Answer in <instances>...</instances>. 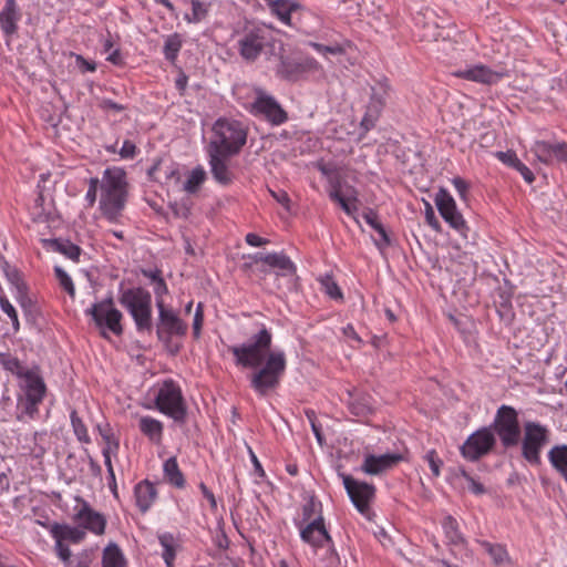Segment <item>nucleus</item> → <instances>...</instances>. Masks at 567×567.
<instances>
[{
	"label": "nucleus",
	"mask_w": 567,
	"mask_h": 567,
	"mask_svg": "<svg viewBox=\"0 0 567 567\" xmlns=\"http://www.w3.org/2000/svg\"><path fill=\"white\" fill-rule=\"evenodd\" d=\"M342 480L344 488L355 508L362 514L367 513L375 494L374 485L354 480L346 474H342Z\"/></svg>",
	"instance_id": "nucleus-19"
},
{
	"label": "nucleus",
	"mask_w": 567,
	"mask_h": 567,
	"mask_svg": "<svg viewBox=\"0 0 567 567\" xmlns=\"http://www.w3.org/2000/svg\"><path fill=\"white\" fill-rule=\"evenodd\" d=\"M278 72L285 79H292L296 74L301 72L300 63H293L290 62L289 60L281 59Z\"/></svg>",
	"instance_id": "nucleus-49"
},
{
	"label": "nucleus",
	"mask_w": 567,
	"mask_h": 567,
	"mask_svg": "<svg viewBox=\"0 0 567 567\" xmlns=\"http://www.w3.org/2000/svg\"><path fill=\"white\" fill-rule=\"evenodd\" d=\"M21 18L16 0H6L0 11V28L6 35H12L18 30V21Z\"/></svg>",
	"instance_id": "nucleus-24"
},
{
	"label": "nucleus",
	"mask_w": 567,
	"mask_h": 567,
	"mask_svg": "<svg viewBox=\"0 0 567 567\" xmlns=\"http://www.w3.org/2000/svg\"><path fill=\"white\" fill-rule=\"evenodd\" d=\"M461 475L467 482V488L475 495H483L486 489L484 485L477 482L473 476H471L465 470L461 471Z\"/></svg>",
	"instance_id": "nucleus-55"
},
{
	"label": "nucleus",
	"mask_w": 567,
	"mask_h": 567,
	"mask_svg": "<svg viewBox=\"0 0 567 567\" xmlns=\"http://www.w3.org/2000/svg\"><path fill=\"white\" fill-rule=\"evenodd\" d=\"M183 41L181 34L173 33L165 39L163 53L167 61L174 63L182 49Z\"/></svg>",
	"instance_id": "nucleus-37"
},
{
	"label": "nucleus",
	"mask_w": 567,
	"mask_h": 567,
	"mask_svg": "<svg viewBox=\"0 0 567 567\" xmlns=\"http://www.w3.org/2000/svg\"><path fill=\"white\" fill-rule=\"evenodd\" d=\"M70 420L73 433L76 436L78 441L84 444H90L91 437L87 433V427L75 410L71 411Z\"/></svg>",
	"instance_id": "nucleus-38"
},
{
	"label": "nucleus",
	"mask_w": 567,
	"mask_h": 567,
	"mask_svg": "<svg viewBox=\"0 0 567 567\" xmlns=\"http://www.w3.org/2000/svg\"><path fill=\"white\" fill-rule=\"evenodd\" d=\"M0 365L11 374L16 375L18 380L28 373L29 368H25L22 362L14 355L8 352H0Z\"/></svg>",
	"instance_id": "nucleus-31"
},
{
	"label": "nucleus",
	"mask_w": 567,
	"mask_h": 567,
	"mask_svg": "<svg viewBox=\"0 0 567 567\" xmlns=\"http://www.w3.org/2000/svg\"><path fill=\"white\" fill-rule=\"evenodd\" d=\"M159 544L163 547V558L167 567H173L175 559L174 537L169 533H165L158 536Z\"/></svg>",
	"instance_id": "nucleus-40"
},
{
	"label": "nucleus",
	"mask_w": 567,
	"mask_h": 567,
	"mask_svg": "<svg viewBox=\"0 0 567 567\" xmlns=\"http://www.w3.org/2000/svg\"><path fill=\"white\" fill-rule=\"evenodd\" d=\"M198 487L203 496L208 501L210 509L215 512L217 509V501L215 498L214 493L203 482L199 483Z\"/></svg>",
	"instance_id": "nucleus-58"
},
{
	"label": "nucleus",
	"mask_w": 567,
	"mask_h": 567,
	"mask_svg": "<svg viewBox=\"0 0 567 567\" xmlns=\"http://www.w3.org/2000/svg\"><path fill=\"white\" fill-rule=\"evenodd\" d=\"M549 430L534 421L524 423V435L522 439V456L530 465H539L543 447L549 442Z\"/></svg>",
	"instance_id": "nucleus-8"
},
{
	"label": "nucleus",
	"mask_w": 567,
	"mask_h": 567,
	"mask_svg": "<svg viewBox=\"0 0 567 567\" xmlns=\"http://www.w3.org/2000/svg\"><path fill=\"white\" fill-rule=\"evenodd\" d=\"M267 34L264 27L246 28L238 40L240 56L248 62L257 60L267 43Z\"/></svg>",
	"instance_id": "nucleus-14"
},
{
	"label": "nucleus",
	"mask_w": 567,
	"mask_h": 567,
	"mask_svg": "<svg viewBox=\"0 0 567 567\" xmlns=\"http://www.w3.org/2000/svg\"><path fill=\"white\" fill-rule=\"evenodd\" d=\"M204 323V305L198 302L196 306L194 319H193V336L195 339L200 337L202 328Z\"/></svg>",
	"instance_id": "nucleus-52"
},
{
	"label": "nucleus",
	"mask_w": 567,
	"mask_h": 567,
	"mask_svg": "<svg viewBox=\"0 0 567 567\" xmlns=\"http://www.w3.org/2000/svg\"><path fill=\"white\" fill-rule=\"evenodd\" d=\"M155 406L176 423L186 422L187 406L181 386L175 381L168 379L162 383L155 395Z\"/></svg>",
	"instance_id": "nucleus-6"
},
{
	"label": "nucleus",
	"mask_w": 567,
	"mask_h": 567,
	"mask_svg": "<svg viewBox=\"0 0 567 567\" xmlns=\"http://www.w3.org/2000/svg\"><path fill=\"white\" fill-rule=\"evenodd\" d=\"M548 461L567 483V445L553 446L548 452Z\"/></svg>",
	"instance_id": "nucleus-27"
},
{
	"label": "nucleus",
	"mask_w": 567,
	"mask_h": 567,
	"mask_svg": "<svg viewBox=\"0 0 567 567\" xmlns=\"http://www.w3.org/2000/svg\"><path fill=\"white\" fill-rule=\"evenodd\" d=\"M442 528L449 544L454 546H461L465 544V539L460 530L458 523L453 516L446 515L443 518Z\"/></svg>",
	"instance_id": "nucleus-28"
},
{
	"label": "nucleus",
	"mask_w": 567,
	"mask_h": 567,
	"mask_svg": "<svg viewBox=\"0 0 567 567\" xmlns=\"http://www.w3.org/2000/svg\"><path fill=\"white\" fill-rule=\"evenodd\" d=\"M272 334L262 326L246 342L229 347L237 367L256 369L249 377L250 386L260 396L280 384L287 368L282 350L271 351Z\"/></svg>",
	"instance_id": "nucleus-1"
},
{
	"label": "nucleus",
	"mask_w": 567,
	"mask_h": 567,
	"mask_svg": "<svg viewBox=\"0 0 567 567\" xmlns=\"http://www.w3.org/2000/svg\"><path fill=\"white\" fill-rule=\"evenodd\" d=\"M230 156L218 151L208 150L210 173L213 178L223 186H228L235 181V173L229 167L228 158Z\"/></svg>",
	"instance_id": "nucleus-20"
},
{
	"label": "nucleus",
	"mask_w": 567,
	"mask_h": 567,
	"mask_svg": "<svg viewBox=\"0 0 567 567\" xmlns=\"http://www.w3.org/2000/svg\"><path fill=\"white\" fill-rule=\"evenodd\" d=\"M134 496L136 506L142 513H146L153 505L157 491L155 485L150 481L145 480L140 482L134 488Z\"/></svg>",
	"instance_id": "nucleus-25"
},
{
	"label": "nucleus",
	"mask_w": 567,
	"mask_h": 567,
	"mask_svg": "<svg viewBox=\"0 0 567 567\" xmlns=\"http://www.w3.org/2000/svg\"><path fill=\"white\" fill-rule=\"evenodd\" d=\"M480 544L492 557L495 565L501 566L509 563V555L505 546L501 544H492L487 540H482Z\"/></svg>",
	"instance_id": "nucleus-33"
},
{
	"label": "nucleus",
	"mask_w": 567,
	"mask_h": 567,
	"mask_svg": "<svg viewBox=\"0 0 567 567\" xmlns=\"http://www.w3.org/2000/svg\"><path fill=\"white\" fill-rule=\"evenodd\" d=\"M51 247L54 251H58L73 261H79L81 255V248L65 239H53L51 240Z\"/></svg>",
	"instance_id": "nucleus-34"
},
{
	"label": "nucleus",
	"mask_w": 567,
	"mask_h": 567,
	"mask_svg": "<svg viewBox=\"0 0 567 567\" xmlns=\"http://www.w3.org/2000/svg\"><path fill=\"white\" fill-rule=\"evenodd\" d=\"M59 559L62 560L64 567H90L93 561V551L83 549L75 555H72V551H70L68 558Z\"/></svg>",
	"instance_id": "nucleus-36"
},
{
	"label": "nucleus",
	"mask_w": 567,
	"mask_h": 567,
	"mask_svg": "<svg viewBox=\"0 0 567 567\" xmlns=\"http://www.w3.org/2000/svg\"><path fill=\"white\" fill-rule=\"evenodd\" d=\"M100 107L104 111L112 110L114 112H122L126 109L124 105L118 104L110 99H103L100 102Z\"/></svg>",
	"instance_id": "nucleus-63"
},
{
	"label": "nucleus",
	"mask_w": 567,
	"mask_h": 567,
	"mask_svg": "<svg viewBox=\"0 0 567 567\" xmlns=\"http://www.w3.org/2000/svg\"><path fill=\"white\" fill-rule=\"evenodd\" d=\"M118 302L131 315L137 332L152 333V295L148 290L142 287L121 288Z\"/></svg>",
	"instance_id": "nucleus-4"
},
{
	"label": "nucleus",
	"mask_w": 567,
	"mask_h": 567,
	"mask_svg": "<svg viewBox=\"0 0 567 567\" xmlns=\"http://www.w3.org/2000/svg\"><path fill=\"white\" fill-rule=\"evenodd\" d=\"M435 204L437 210L442 218L456 231H458L464 238L467 237L466 233L468 231V227L462 216V214L457 210L455 200L451 196V194L444 189L440 188V190L435 195Z\"/></svg>",
	"instance_id": "nucleus-13"
},
{
	"label": "nucleus",
	"mask_w": 567,
	"mask_h": 567,
	"mask_svg": "<svg viewBox=\"0 0 567 567\" xmlns=\"http://www.w3.org/2000/svg\"><path fill=\"white\" fill-rule=\"evenodd\" d=\"M50 534L54 538V551L58 558H68L71 549L64 542L80 544L86 536V533L79 526L53 523L50 526Z\"/></svg>",
	"instance_id": "nucleus-17"
},
{
	"label": "nucleus",
	"mask_w": 567,
	"mask_h": 567,
	"mask_svg": "<svg viewBox=\"0 0 567 567\" xmlns=\"http://www.w3.org/2000/svg\"><path fill=\"white\" fill-rule=\"evenodd\" d=\"M319 282L321 285V290L331 299L338 300L343 298L341 289L330 275L320 277Z\"/></svg>",
	"instance_id": "nucleus-43"
},
{
	"label": "nucleus",
	"mask_w": 567,
	"mask_h": 567,
	"mask_svg": "<svg viewBox=\"0 0 567 567\" xmlns=\"http://www.w3.org/2000/svg\"><path fill=\"white\" fill-rule=\"evenodd\" d=\"M321 514V503L310 498L302 507V520L298 524H307Z\"/></svg>",
	"instance_id": "nucleus-46"
},
{
	"label": "nucleus",
	"mask_w": 567,
	"mask_h": 567,
	"mask_svg": "<svg viewBox=\"0 0 567 567\" xmlns=\"http://www.w3.org/2000/svg\"><path fill=\"white\" fill-rule=\"evenodd\" d=\"M97 430L105 442V446L102 451L113 452V454H116L120 447V443L118 440L114 436L109 424L105 427L99 425Z\"/></svg>",
	"instance_id": "nucleus-45"
},
{
	"label": "nucleus",
	"mask_w": 567,
	"mask_h": 567,
	"mask_svg": "<svg viewBox=\"0 0 567 567\" xmlns=\"http://www.w3.org/2000/svg\"><path fill=\"white\" fill-rule=\"evenodd\" d=\"M391 86L389 84L388 79L383 78L382 80L375 81L373 85H371V94L369 102L365 106L364 115L360 123V128L363 133H368L370 130L374 128L378 120L380 118L383 109L386 105V101L390 97Z\"/></svg>",
	"instance_id": "nucleus-10"
},
{
	"label": "nucleus",
	"mask_w": 567,
	"mask_h": 567,
	"mask_svg": "<svg viewBox=\"0 0 567 567\" xmlns=\"http://www.w3.org/2000/svg\"><path fill=\"white\" fill-rule=\"evenodd\" d=\"M192 12L184 14L188 23H199L208 16L210 3L200 0H190Z\"/></svg>",
	"instance_id": "nucleus-35"
},
{
	"label": "nucleus",
	"mask_w": 567,
	"mask_h": 567,
	"mask_svg": "<svg viewBox=\"0 0 567 567\" xmlns=\"http://www.w3.org/2000/svg\"><path fill=\"white\" fill-rule=\"evenodd\" d=\"M424 460L427 462L432 474L437 477L441 474V467L443 465V461L439 457L435 450H430L424 455Z\"/></svg>",
	"instance_id": "nucleus-51"
},
{
	"label": "nucleus",
	"mask_w": 567,
	"mask_h": 567,
	"mask_svg": "<svg viewBox=\"0 0 567 567\" xmlns=\"http://www.w3.org/2000/svg\"><path fill=\"white\" fill-rule=\"evenodd\" d=\"M214 138L208 150L218 151L226 155H236L246 144L247 132L243 124L235 120L219 118L213 126Z\"/></svg>",
	"instance_id": "nucleus-5"
},
{
	"label": "nucleus",
	"mask_w": 567,
	"mask_h": 567,
	"mask_svg": "<svg viewBox=\"0 0 567 567\" xmlns=\"http://www.w3.org/2000/svg\"><path fill=\"white\" fill-rule=\"evenodd\" d=\"M126 559L115 543H110L102 555V567H125Z\"/></svg>",
	"instance_id": "nucleus-29"
},
{
	"label": "nucleus",
	"mask_w": 567,
	"mask_h": 567,
	"mask_svg": "<svg viewBox=\"0 0 567 567\" xmlns=\"http://www.w3.org/2000/svg\"><path fill=\"white\" fill-rule=\"evenodd\" d=\"M515 169L520 173V175L527 183L530 184L534 182L535 176L533 172L522 161L516 162Z\"/></svg>",
	"instance_id": "nucleus-61"
},
{
	"label": "nucleus",
	"mask_w": 567,
	"mask_h": 567,
	"mask_svg": "<svg viewBox=\"0 0 567 567\" xmlns=\"http://www.w3.org/2000/svg\"><path fill=\"white\" fill-rule=\"evenodd\" d=\"M329 197L332 202L340 205L341 209L349 216H352L357 210V198H346L341 193L329 192Z\"/></svg>",
	"instance_id": "nucleus-44"
},
{
	"label": "nucleus",
	"mask_w": 567,
	"mask_h": 567,
	"mask_svg": "<svg viewBox=\"0 0 567 567\" xmlns=\"http://www.w3.org/2000/svg\"><path fill=\"white\" fill-rule=\"evenodd\" d=\"M322 549H326V556L323 558L326 561V567H339L340 557L334 548L333 540H331L330 545H326V547Z\"/></svg>",
	"instance_id": "nucleus-53"
},
{
	"label": "nucleus",
	"mask_w": 567,
	"mask_h": 567,
	"mask_svg": "<svg viewBox=\"0 0 567 567\" xmlns=\"http://www.w3.org/2000/svg\"><path fill=\"white\" fill-rule=\"evenodd\" d=\"M163 471L165 477L172 485L178 488H183L185 486V478L178 467L175 456H172L164 462Z\"/></svg>",
	"instance_id": "nucleus-30"
},
{
	"label": "nucleus",
	"mask_w": 567,
	"mask_h": 567,
	"mask_svg": "<svg viewBox=\"0 0 567 567\" xmlns=\"http://www.w3.org/2000/svg\"><path fill=\"white\" fill-rule=\"evenodd\" d=\"M76 501L80 506L74 507L73 522L84 532L89 530L95 535H103L106 527L104 515L94 511L83 498L76 497Z\"/></svg>",
	"instance_id": "nucleus-16"
},
{
	"label": "nucleus",
	"mask_w": 567,
	"mask_h": 567,
	"mask_svg": "<svg viewBox=\"0 0 567 567\" xmlns=\"http://www.w3.org/2000/svg\"><path fill=\"white\" fill-rule=\"evenodd\" d=\"M126 177L120 168H106L101 179L100 209L111 223L122 215L126 204Z\"/></svg>",
	"instance_id": "nucleus-2"
},
{
	"label": "nucleus",
	"mask_w": 567,
	"mask_h": 567,
	"mask_svg": "<svg viewBox=\"0 0 567 567\" xmlns=\"http://www.w3.org/2000/svg\"><path fill=\"white\" fill-rule=\"evenodd\" d=\"M54 272L60 286L70 295L71 298H74L75 288L71 277L61 267H55Z\"/></svg>",
	"instance_id": "nucleus-48"
},
{
	"label": "nucleus",
	"mask_w": 567,
	"mask_h": 567,
	"mask_svg": "<svg viewBox=\"0 0 567 567\" xmlns=\"http://www.w3.org/2000/svg\"><path fill=\"white\" fill-rule=\"evenodd\" d=\"M452 184L454 185V187H455L456 192L458 193V195L461 196V198L464 199L466 197V193L468 189L467 183L461 177H454L452 179Z\"/></svg>",
	"instance_id": "nucleus-64"
},
{
	"label": "nucleus",
	"mask_w": 567,
	"mask_h": 567,
	"mask_svg": "<svg viewBox=\"0 0 567 567\" xmlns=\"http://www.w3.org/2000/svg\"><path fill=\"white\" fill-rule=\"evenodd\" d=\"M454 74L457 78L482 84H494L502 78L501 73L495 72L483 64H476L458 70Z\"/></svg>",
	"instance_id": "nucleus-23"
},
{
	"label": "nucleus",
	"mask_w": 567,
	"mask_h": 567,
	"mask_svg": "<svg viewBox=\"0 0 567 567\" xmlns=\"http://www.w3.org/2000/svg\"><path fill=\"white\" fill-rule=\"evenodd\" d=\"M101 189V181L97 177H92L89 181V189L85 195V200L89 206H93L97 198V190Z\"/></svg>",
	"instance_id": "nucleus-54"
},
{
	"label": "nucleus",
	"mask_w": 567,
	"mask_h": 567,
	"mask_svg": "<svg viewBox=\"0 0 567 567\" xmlns=\"http://www.w3.org/2000/svg\"><path fill=\"white\" fill-rule=\"evenodd\" d=\"M351 414L355 416H367L372 412L367 396L351 398L348 403Z\"/></svg>",
	"instance_id": "nucleus-42"
},
{
	"label": "nucleus",
	"mask_w": 567,
	"mask_h": 567,
	"mask_svg": "<svg viewBox=\"0 0 567 567\" xmlns=\"http://www.w3.org/2000/svg\"><path fill=\"white\" fill-rule=\"evenodd\" d=\"M554 144L546 141H536L532 146V152L538 161L550 164L553 162Z\"/></svg>",
	"instance_id": "nucleus-39"
},
{
	"label": "nucleus",
	"mask_w": 567,
	"mask_h": 567,
	"mask_svg": "<svg viewBox=\"0 0 567 567\" xmlns=\"http://www.w3.org/2000/svg\"><path fill=\"white\" fill-rule=\"evenodd\" d=\"M205 179L206 172L202 166H197L190 172L187 181L184 184V189L190 194L195 193L197 192L199 186L205 182Z\"/></svg>",
	"instance_id": "nucleus-41"
},
{
	"label": "nucleus",
	"mask_w": 567,
	"mask_h": 567,
	"mask_svg": "<svg viewBox=\"0 0 567 567\" xmlns=\"http://www.w3.org/2000/svg\"><path fill=\"white\" fill-rule=\"evenodd\" d=\"M309 45L324 56L328 54L341 55L344 53V49L340 44L324 45L317 42H309Z\"/></svg>",
	"instance_id": "nucleus-50"
},
{
	"label": "nucleus",
	"mask_w": 567,
	"mask_h": 567,
	"mask_svg": "<svg viewBox=\"0 0 567 567\" xmlns=\"http://www.w3.org/2000/svg\"><path fill=\"white\" fill-rule=\"evenodd\" d=\"M255 101L251 103L250 113L255 116H262L272 125H281L288 121L287 112L271 96L261 90H257Z\"/></svg>",
	"instance_id": "nucleus-12"
},
{
	"label": "nucleus",
	"mask_w": 567,
	"mask_h": 567,
	"mask_svg": "<svg viewBox=\"0 0 567 567\" xmlns=\"http://www.w3.org/2000/svg\"><path fill=\"white\" fill-rule=\"evenodd\" d=\"M363 219L365 223L371 226L378 234L380 235L381 239L380 241H377L375 244L381 248L390 245V238L389 235L383 227V225L379 220L378 214L373 209H368L362 214Z\"/></svg>",
	"instance_id": "nucleus-32"
},
{
	"label": "nucleus",
	"mask_w": 567,
	"mask_h": 567,
	"mask_svg": "<svg viewBox=\"0 0 567 567\" xmlns=\"http://www.w3.org/2000/svg\"><path fill=\"white\" fill-rule=\"evenodd\" d=\"M567 162V143L558 142L554 143L553 161Z\"/></svg>",
	"instance_id": "nucleus-56"
},
{
	"label": "nucleus",
	"mask_w": 567,
	"mask_h": 567,
	"mask_svg": "<svg viewBox=\"0 0 567 567\" xmlns=\"http://www.w3.org/2000/svg\"><path fill=\"white\" fill-rule=\"evenodd\" d=\"M252 260L255 264L261 262L269 266L270 268L278 269L279 272L277 275L280 276H292L296 274L295 264L284 252H257L252 256Z\"/></svg>",
	"instance_id": "nucleus-22"
},
{
	"label": "nucleus",
	"mask_w": 567,
	"mask_h": 567,
	"mask_svg": "<svg viewBox=\"0 0 567 567\" xmlns=\"http://www.w3.org/2000/svg\"><path fill=\"white\" fill-rule=\"evenodd\" d=\"M91 316L96 327L101 330L102 337L106 338V331H111L115 336L123 333L122 312L115 308L112 296L95 302L91 308L85 310Z\"/></svg>",
	"instance_id": "nucleus-7"
},
{
	"label": "nucleus",
	"mask_w": 567,
	"mask_h": 567,
	"mask_svg": "<svg viewBox=\"0 0 567 567\" xmlns=\"http://www.w3.org/2000/svg\"><path fill=\"white\" fill-rule=\"evenodd\" d=\"M403 456L400 453H386L383 455L368 454L364 457L361 470L370 475H379L396 466Z\"/></svg>",
	"instance_id": "nucleus-21"
},
{
	"label": "nucleus",
	"mask_w": 567,
	"mask_h": 567,
	"mask_svg": "<svg viewBox=\"0 0 567 567\" xmlns=\"http://www.w3.org/2000/svg\"><path fill=\"white\" fill-rule=\"evenodd\" d=\"M136 154V146L132 141L125 140L120 150L122 158H133Z\"/></svg>",
	"instance_id": "nucleus-59"
},
{
	"label": "nucleus",
	"mask_w": 567,
	"mask_h": 567,
	"mask_svg": "<svg viewBox=\"0 0 567 567\" xmlns=\"http://www.w3.org/2000/svg\"><path fill=\"white\" fill-rule=\"evenodd\" d=\"M140 431L153 443H161L163 437V423L152 416H142L138 421Z\"/></svg>",
	"instance_id": "nucleus-26"
},
{
	"label": "nucleus",
	"mask_w": 567,
	"mask_h": 567,
	"mask_svg": "<svg viewBox=\"0 0 567 567\" xmlns=\"http://www.w3.org/2000/svg\"><path fill=\"white\" fill-rule=\"evenodd\" d=\"M496 443L491 429L483 427L472 433L461 446V454L464 458L475 462L488 454Z\"/></svg>",
	"instance_id": "nucleus-11"
},
{
	"label": "nucleus",
	"mask_w": 567,
	"mask_h": 567,
	"mask_svg": "<svg viewBox=\"0 0 567 567\" xmlns=\"http://www.w3.org/2000/svg\"><path fill=\"white\" fill-rule=\"evenodd\" d=\"M0 308L10 318L12 328L16 332L20 329V322L16 308L10 303L6 296H0Z\"/></svg>",
	"instance_id": "nucleus-47"
},
{
	"label": "nucleus",
	"mask_w": 567,
	"mask_h": 567,
	"mask_svg": "<svg viewBox=\"0 0 567 567\" xmlns=\"http://www.w3.org/2000/svg\"><path fill=\"white\" fill-rule=\"evenodd\" d=\"M18 388L17 408L20 411L18 420L22 421L24 417L34 420L39 415V405L43 402L48 391L38 364L29 368L28 373L18 381Z\"/></svg>",
	"instance_id": "nucleus-3"
},
{
	"label": "nucleus",
	"mask_w": 567,
	"mask_h": 567,
	"mask_svg": "<svg viewBox=\"0 0 567 567\" xmlns=\"http://www.w3.org/2000/svg\"><path fill=\"white\" fill-rule=\"evenodd\" d=\"M300 532V538L303 543L310 545L315 553L330 545L332 538L328 533L322 515H318L307 524H297Z\"/></svg>",
	"instance_id": "nucleus-18"
},
{
	"label": "nucleus",
	"mask_w": 567,
	"mask_h": 567,
	"mask_svg": "<svg viewBox=\"0 0 567 567\" xmlns=\"http://www.w3.org/2000/svg\"><path fill=\"white\" fill-rule=\"evenodd\" d=\"M158 339L171 340L172 337H184L187 333L188 326L178 315L164 303L158 302Z\"/></svg>",
	"instance_id": "nucleus-15"
},
{
	"label": "nucleus",
	"mask_w": 567,
	"mask_h": 567,
	"mask_svg": "<svg viewBox=\"0 0 567 567\" xmlns=\"http://www.w3.org/2000/svg\"><path fill=\"white\" fill-rule=\"evenodd\" d=\"M497 157L499 161H502L504 164H507L515 168L516 162L520 161L517 155L514 152H498Z\"/></svg>",
	"instance_id": "nucleus-60"
},
{
	"label": "nucleus",
	"mask_w": 567,
	"mask_h": 567,
	"mask_svg": "<svg viewBox=\"0 0 567 567\" xmlns=\"http://www.w3.org/2000/svg\"><path fill=\"white\" fill-rule=\"evenodd\" d=\"M168 292L167 285L164 279L158 280L155 282L154 286V293L156 297V307L158 308V302L164 303L163 296Z\"/></svg>",
	"instance_id": "nucleus-57"
},
{
	"label": "nucleus",
	"mask_w": 567,
	"mask_h": 567,
	"mask_svg": "<svg viewBox=\"0 0 567 567\" xmlns=\"http://www.w3.org/2000/svg\"><path fill=\"white\" fill-rule=\"evenodd\" d=\"M425 220L434 230H440V221L437 220L433 208L429 204L426 205Z\"/></svg>",
	"instance_id": "nucleus-62"
},
{
	"label": "nucleus",
	"mask_w": 567,
	"mask_h": 567,
	"mask_svg": "<svg viewBox=\"0 0 567 567\" xmlns=\"http://www.w3.org/2000/svg\"><path fill=\"white\" fill-rule=\"evenodd\" d=\"M492 426L505 449L514 447L519 443L522 431L518 413L513 406L501 405Z\"/></svg>",
	"instance_id": "nucleus-9"
}]
</instances>
